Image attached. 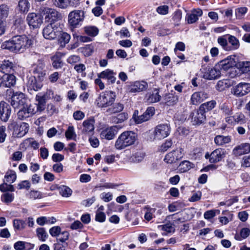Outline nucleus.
Masks as SVG:
<instances>
[{
    "label": "nucleus",
    "mask_w": 250,
    "mask_h": 250,
    "mask_svg": "<svg viewBox=\"0 0 250 250\" xmlns=\"http://www.w3.org/2000/svg\"><path fill=\"white\" fill-rule=\"evenodd\" d=\"M10 102L14 109H19L17 112V117L20 120H25L32 117L36 112V105L29 104L25 95L21 92H13Z\"/></svg>",
    "instance_id": "obj_1"
},
{
    "label": "nucleus",
    "mask_w": 250,
    "mask_h": 250,
    "mask_svg": "<svg viewBox=\"0 0 250 250\" xmlns=\"http://www.w3.org/2000/svg\"><path fill=\"white\" fill-rule=\"evenodd\" d=\"M33 41L25 35L15 36L9 41L4 42L1 48L11 52L22 53L29 48L33 44Z\"/></svg>",
    "instance_id": "obj_2"
},
{
    "label": "nucleus",
    "mask_w": 250,
    "mask_h": 250,
    "mask_svg": "<svg viewBox=\"0 0 250 250\" xmlns=\"http://www.w3.org/2000/svg\"><path fill=\"white\" fill-rule=\"evenodd\" d=\"M137 139L135 133L131 131H125L118 137L115 144L118 149H122L134 144Z\"/></svg>",
    "instance_id": "obj_3"
},
{
    "label": "nucleus",
    "mask_w": 250,
    "mask_h": 250,
    "mask_svg": "<svg viewBox=\"0 0 250 250\" xmlns=\"http://www.w3.org/2000/svg\"><path fill=\"white\" fill-rule=\"evenodd\" d=\"M116 97L115 92L112 91H105L99 95L96 102L99 107H107L113 104Z\"/></svg>",
    "instance_id": "obj_4"
},
{
    "label": "nucleus",
    "mask_w": 250,
    "mask_h": 250,
    "mask_svg": "<svg viewBox=\"0 0 250 250\" xmlns=\"http://www.w3.org/2000/svg\"><path fill=\"white\" fill-rule=\"evenodd\" d=\"M170 126L168 124H162L156 126L150 137L152 141L160 140L167 137L170 132Z\"/></svg>",
    "instance_id": "obj_5"
},
{
    "label": "nucleus",
    "mask_w": 250,
    "mask_h": 250,
    "mask_svg": "<svg viewBox=\"0 0 250 250\" xmlns=\"http://www.w3.org/2000/svg\"><path fill=\"white\" fill-rule=\"evenodd\" d=\"M61 31L60 23L58 22H51L44 27L42 34L44 38L52 40L59 36Z\"/></svg>",
    "instance_id": "obj_6"
},
{
    "label": "nucleus",
    "mask_w": 250,
    "mask_h": 250,
    "mask_svg": "<svg viewBox=\"0 0 250 250\" xmlns=\"http://www.w3.org/2000/svg\"><path fill=\"white\" fill-rule=\"evenodd\" d=\"M31 71L34 74V76L37 77L40 81H42L46 72L44 61L42 59H39L37 62L32 65Z\"/></svg>",
    "instance_id": "obj_7"
},
{
    "label": "nucleus",
    "mask_w": 250,
    "mask_h": 250,
    "mask_svg": "<svg viewBox=\"0 0 250 250\" xmlns=\"http://www.w3.org/2000/svg\"><path fill=\"white\" fill-rule=\"evenodd\" d=\"M201 70L203 74V78L205 79H216L221 76V71L217 64L213 67L203 66Z\"/></svg>",
    "instance_id": "obj_8"
},
{
    "label": "nucleus",
    "mask_w": 250,
    "mask_h": 250,
    "mask_svg": "<svg viewBox=\"0 0 250 250\" xmlns=\"http://www.w3.org/2000/svg\"><path fill=\"white\" fill-rule=\"evenodd\" d=\"M84 13L82 10H74L71 11L68 15V23L73 27H76L84 17Z\"/></svg>",
    "instance_id": "obj_9"
},
{
    "label": "nucleus",
    "mask_w": 250,
    "mask_h": 250,
    "mask_svg": "<svg viewBox=\"0 0 250 250\" xmlns=\"http://www.w3.org/2000/svg\"><path fill=\"white\" fill-rule=\"evenodd\" d=\"M40 12L45 15V20L48 22H56V21L60 18V15L54 9L41 7L40 9Z\"/></svg>",
    "instance_id": "obj_10"
},
{
    "label": "nucleus",
    "mask_w": 250,
    "mask_h": 250,
    "mask_svg": "<svg viewBox=\"0 0 250 250\" xmlns=\"http://www.w3.org/2000/svg\"><path fill=\"white\" fill-rule=\"evenodd\" d=\"M13 127V134L18 138H21L24 136L28 131L29 125L26 123H21L18 124L14 122L9 126V127Z\"/></svg>",
    "instance_id": "obj_11"
},
{
    "label": "nucleus",
    "mask_w": 250,
    "mask_h": 250,
    "mask_svg": "<svg viewBox=\"0 0 250 250\" xmlns=\"http://www.w3.org/2000/svg\"><path fill=\"white\" fill-rule=\"evenodd\" d=\"M184 150L180 148L173 150L165 156L164 161L167 164H172L181 159L184 156Z\"/></svg>",
    "instance_id": "obj_12"
},
{
    "label": "nucleus",
    "mask_w": 250,
    "mask_h": 250,
    "mask_svg": "<svg viewBox=\"0 0 250 250\" xmlns=\"http://www.w3.org/2000/svg\"><path fill=\"white\" fill-rule=\"evenodd\" d=\"M138 111H135L133 114V118L137 124H141L149 120L154 114L155 109L153 107H148L146 111L140 116H136Z\"/></svg>",
    "instance_id": "obj_13"
},
{
    "label": "nucleus",
    "mask_w": 250,
    "mask_h": 250,
    "mask_svg": "<svg viewBox=\"0 0 250 250\" xmlns=\"http://www.w3.org/2000/svg\"><path fill=\"white\" fill-rule=\"evenodd\" d=\"M250 92V84L249 83H241L233 86L231 92L237 97H242Z\"/></svg>",
    "instance_id": "obj_14"
},
{
    "label": "nucleus",
    "mask_w": 250,
    "mask_h": 250,
    "mask_svg": "<svg viewBox=\"0 0 250 250\" xmlns=\"http://www.w3.org/2000/svg\"><path fill=\"white\" fill-rule=\"evenodd\" d=\"M189 119L193 125H200L206 121L205 112L199 107L198 110H194L190 113Z\"/></svg>",
    "instance_id": "obj_15"
},
{
    "label": "nucleus",
    "mask_w": 250,
    "mask_h": 250,
    "mask_svg": "<svg viewBox=\"0 0 250 250\" xmlns=\"http://www.w3.org/2000/svg\"><path fill=\"white\" fill-rule=\"evenodd\" d=\"M225 151L222 148H217L212 151L210 154L207 153L205 154V158L209 159L211 163H216L221 161L225 156Z\"/></svg>",
    "instance_id": "obj_16"
},
{
    "label": "nucleus",
    "mask_w": 250,
    "mask_h": 250,
    "mask_svg": "<svg viewBox=\"0 0 250 250\" xmlns=\"http://www.w3.org/2000/svg\"><path fill=\"white\" fill-rule=\"evenodd\" d=\"M26 21L30 26H32L33 28H36L42 25L43 19L40 14L31 13L28 15Z\"/></svg>",
    "instance_id": "obj_17"
},
{
    "label": "nucleus",
    "mask_w": 250,
    "mask_h": 250,
    "mask_svg": "<svg viewBox=\"0 0 250 250\" xmlns=\"http://www.w3.org/2000/svg\"><path fill=\"white\" fill-rule=\"evenodd\" d=\"M148 87L147 83L144 81H136L127 86V91L129 93H138L145 91Z\"/></svg>",
    "instance_id": "obj_18"
},
{
    "label": "nucleus",
    "mask_w": 250,
    "mask_h": 250,
    "mask_svg": "<svg viewBox=\"0 0 250 250\" xmlns=\"http://www.w3.org/2000/svg\"><path fill=\"white\" fill-rule=\"evenodd\" d=\"M236 64V61L234 56H230L226 59L220 61L217 63V66L220 70L227 71L229 69L233 67Z\"/></svg>",
    "instance_id": "obj_19"
},
{
    "label": "nucleus",
    "mask_w": 250,
    "mask_h": 250,
    "mask_svg": "<svg viewBox=\"0 0 250 250\" xmlns=\"http://www.w3.org/2000/svg\"><path fill=\"white\" fill-rule=\"evenodd\" d=\"M10 106L6 103L1 101L0 103V119L2 121L7 122L11 115Z\"/></svg>",
    "instance_id": "obj_20"
},
{
    "label": "nucleus",
    "mask_w": 250,
    "mask_h": 250,
    "mask_svg": "<svg viewBox=\"0 0 250 250\" xmlns=\"http://www.w3.org/2000/svg\"><path fill=\"white\" fill-rule=\"evenodd\" d=\"M116 74L113 70L107 69L98 74L99 78L106 79L108 84H113L115 83Z\"/></svg>",
    "instance_id": "obj_21"
},
{
    "label": "nucleus",
    "mask_w": 250,
    "mask_h": 250,
    "mask_svg": "<svg viewBox=\"0 0 250 250\" xmlns=\"http://www.w3.org/2000/svg\"><path fill=\"white\" fill-rule=\"evenodd\" d=\"M1 86L4 87H11L15 85L16 82V77L13 74H4L1 76Z\"/></svg>",
    "instance_id": "obj_22"
},
{
    "label": "nucleus",
    "mask_w": 250,
    "mask_h": 250,
    "mask_svg": "<svg viewBox=\"0 0 250 250\" xmlns=\"http://www.w3.org/2000/svg\"><path fill=\"white\" fill-rule=\"evenodd\" d=\"M232 152L237 156L248 154L250 152V144L247 143L241 144L236 146Z\"/></svg>",
    "instance_id": "obj_23"
},
{
    "label": "nucleus",
    "mask_w": 250,
    "mask_h": 250,
    "mask_svg": "<svg viewBox=\"0 0 250 250\" xmlns=\"http://www.w3.org/2000/svg\"><path fill=\"white\" fill-rule=\"evenodd\" d=\"M208 95L205 92H194L191 97V103L192 104L196 105L208 98Z\"/></svg>",
    "instance_id": "obj_24"
},
{
    "label": "nucleus",
    "mask_w": 250,
    "mask_h": 250,
    "mask_svg": "<svg viewBox=\"0 0 250 250\" xmlns=\"http://www.w3.org/2000/svg\"><path fill=\"white\" fill-rule=\"evenodd\" d=\"M37 77H35L34 76L29 78L27 83L28 89L38 91L42 88V84L41 82L42 81H37Z\"/></svg>",
    "instance_id": "obj_25"
},
{
    "label": "nucleus",
    "mask_w": 250,
    "mask_h": 250,
    "mask_svg": "<svg viewBox=\"0 0 250 250\" xmlns=\"http://www.w3.org/2000/svg\"><path fill=\"white\" fill-rule=\"evenodd\" d=\"M117 132L116 127L112 126L102 131L101 133V136L102 138H105L109 140L114 138Z\"/></svg>",
    "instance_id": "obj_26"
},
{
    "label": "nucleus",
    "mask_w": 250,
    "mask_h": 250,
    "mask_svg": "<svg viewBox=\"0 0 250 250\" xmlns=\"http://www.w3.org/2000/svg\"><path fill=\"white\" fill-rule=\"evenodd\" d=\"M94 123L95 120L93 118L85 120L83 123L82 132L84 133L92 132L94 129Z\"/></svg>",
    "instance_id": "obj_27"
},
{
    "label": "nucleus",
    "mask_w": 250,
    "mask_h": 250,
    "mask_svg": "<svg viewBox=\"0 0 250 250\" xmlns=\"http://www.w3.org/2000/svg\"><path fill=\"white\" fill-rule=\"evenodd\" d=\"M179 97L172 93L166 94L164 97L165 103L168 106L175 105L178 102Z\"/></svg>",
    "instance_id": "obj_28"
},
{
    "label": "nucleus",
    "mask_w": 250,
    "mask_h": 250,
    "mask_svg": "<svg viewBox=\"0 0 250 250\" xmlns=\"http://www.w3.org/2000/svg\"><path fill=\"white\" fill-rule=\"evenodd\" d=\"M14 25L19 33L23 32L26 28L24 18L21 16L16 17Z\"/></svg>",
    "instance_id": "obj_29"
},
{
    "label": "nucleus",
    "mask_w": 250,
    "mask_h": 250,
    "mask_svg": "<svg viewBox=\"0 0 250 250\" xmlns=\"http://www.w3.org/2000/svg\"><path fill=\"white\" fill-rule=\"evenodd\" d=\"M58 37V42L60 45L64 47L66 44L68 43L70 40V35L66 32H63L61 29V31Z\"/></svg>",
    "instance_id": "obj_30"
},
{
    "label": "nucleus",
    "mask_w": 250,
    "mask_h": 250,
    "mask_svg": "<svg viewBox=\"0 0 250 250\" xmlns=\"http://www.w3.org/2000/svg\"><path fill=\"white\" fill-rule=\"evenodd\" d=\"M14 66V64L9 60H4L2 62L0 66V70L5 74H8L11 72Z\"/></svg>",
    "instance_id": "obj_31"
},
{
    "label": "nucleus",
    "mask_w": 250,
    "mask_h": 250,
    "mask_svg": "<svg viewBox=\"0 0 250 250\" xmlns=\"http://www.w3.org/2000/svg\"><path fill=\"white\" fill-rule=\"evenodd\" d=\"M228 42L230 44L229 45L230 51L237 49L240 46L239 40L234 36L232 35L228 36Z\"/></svg>",
    "instance_id": "obj_32"
},
{
    "label": "nucleus",
    "mask_w": 250,
    "mask_h": 250,
    "mask_svg": "<svg viewBox=\"0 0 250 250\" xmlns=\"http://www.w3.org/2000/svg\"><path fill=\"white\" fill-rule=\"evenodd\" d=\"M36 100L38 102L37 105L35 104L36 105V108H37V110L40 111L43 110L45 107L46 100L42 96V94L41 93L36 95Z\"/></svg>",
    "instance_id": "obj_33"
},
{
    "label": "nucleus",
    "mask_w": 250,
    "mask_h": 250,
    "mask_svg": "<svg viewBox=\"0 0 250 250\" xmlns=\"http://www.w3.org/2000/svg\"><path fill=\"white\" fill-rule=\"evenodd\" d=\"M194 165L188 161H183L179 165L178 170L181 172H185L193 167Z\"/></svg>",
    "instance_id": "obj_34"
},
{
    "label": "nucleus",
    "mask_w": 250,
    "mask_h": 250,
    "mask_svg": "<svg viewBox=\"0 0 250 250\" xmlns=\"http://www.w3.org/2000/svg\"><path fill=\"white\" fill-rule=\"evenodd\" d=\"M230 137L229 136H224L223 135H218L214 138L215 144L218 146H222L229 143L230 142Z\"/></svg>",
    "instance_id": "obj_35"
},
{
    "label": "nucleus",
    "mask_w": 250,
    "mask_h": 250,
    "mask_svg": "<svg viewBox=\"0 0 250 250\" xmlns=\"http://www.w3.org/2000/svg\"><path fill=\"white\" fill-rule=\"evenodd\" d=\"M161 96L159 95L158 90L155 89L151 94L147 97V101L150 103H156L160 101Z\"/></svg>",
    "instance_id": "obj_36"
},
{
    "label": "nucleus",
    "mask_w": 250,
    "mask_h": 250,
    "mask_svg": "<svg viewBox=\"0 0 250 250\" xmlns=\"http://www.w3.org/2000/svg\"><path fill=\"white\" fill-rule=\"evenodd\" d=\"M13 225L15 230L20 231L25 229L26 223L23 220L15 219L13 221Z\"/></svg>",
    "instance_id": "obj_37"
},
{
    "label": "nucleus",
    "mask_w": 250,
    "mask_h": 250,
    "mask_svg": "<svg viewBox=\"0 0 250 250\" xmlns=\"http://www.w3.org/2000/svg\"><path fill=\"white\" fill-rule=\"evenodd\" d=\"M250 234V229L247 228L241 229L239 234H236L235 235V239L240 241L242 239L247 238Z\"/></svg>",
    "instance_id": "obj_38"
},
{
    "label": "nucleus",
    "mask_w": 250,
    "mask_h": 250,
    "mask_svg": "<svg viewBox=\"0 0 250 250\" xmlns=\"http://www.w3.org/2000/svg\"><path fill=\"white\" fill-rule=\"evenodd\" d=\"M124 105L120 103H117L107 110V112L109 113H116L122 111L124 109Z\"/></svg>",
    "instance_id": "obj_39"
},
{
    "label": "nucleus",
    "mask_w": 250,
    "mask_h": 250,
    "mask_svg": "<svg viewBox=\"0 0 250 250\" xmlns=\"http://www.w3.org/2000/svg\"><path fill=\"white\" fill-rule=\"evenodd\" d=\"M59 193L63 197H68L72 194V190L66 186H61L58 188Z\"/></svg>",
    "instance_id": "obj_40"
},
{
    "label": "nucleus",
    "mask_w": 250,
    "mask_h": 250,
    "mask_svg": "<svg viewBox=\"0 0 250 250\" xmlns=\"http://www.w3.org/2000/svg\"><path fill=\"white\" fill-rule=\"evenodd\" d=\"M217 42L224 50L228 51H230L228 40L226 38V36H224L219 37L217 39Z\"/></svg>",
    "instance_id": "obj_41"
},
{
    "label": "nucleus",
    "mask_w": 250,
    "mask_h": 250,
    "mask_svg": "<svg viewBox=\"0 0 250 250\" xmlns=\"http://www.w3.org/2000/svg\"><path fill=\"white\" fill-rule=\"evenodd\" d=\"M215 101H211L201 104L199 107L206 113L207 111L213 109L215 107Z\"/></svg>",
    "instance_id": "obj_42"
},
{
    "label": "nucleus",
    "mask_w": 250,
    "mask_h": 250,
    "mask_svg": "<svg viewBox=\"0 0 250 250\" xmlns=\"http://www.w3.org/2000/svg\"><path fill=\"white\" fill-rule=\"evenodd\" d=\"M158 228L166 232V233H163V235H166L167 233L173 232L175 231L174 227L170 223L163 225H159L158 226Z\"/></svg>",
    "instance_id": "obj_43"
},
{
    "label": "nucleus",
    "mask_w": 250,
    "mask_h": 250,
    "mask_svg": "<svg viewBox=\"0 0 250 250\" xmlns=\"http://www.w3.org/2000/svg\"><path fill=\"white\" fill-rule=\"evenodd\" d=\"M18 7L21 12H27L29 9V3L27 0H20L19 2Z\"/></svg>",
    "instance_id": "obj_44"
},
{
    "label": "nucleus",
    "mask_w": 250,
    "mask_h": 250,
    "mask_svg": "<svg viewBox=\"0 0 250 250\" xmlns=\"http://www.w3.org/2000/svg\"><path fill=\"white\" fill-rule=\"evenodd\" d=\"M36 232L37 233V236L40 240L42 241H45L46 240L48 235L44 228H38L36 230Z\"/></svg>",
    "instance_id": "obj_45"
},
{
    "label": "nucleus",
    "mask_w": 250,
    "mask_h": 250,
    "mask_svg": "<svg viewBox=\"0 0 250 250\" xmlns=\"http://www.w3.org/2000/svg\"><path fill=\"white\" fill-rule=\"evenodd\" d=\"M85 32L89 36L94 37L98 33V29L95 26H88L84 28Z\"/></svg>",
    "instance_id": "obj_46"
},
{
    "label": "nucleus",
    "mask_w": 250,
    "mask_h": 250,
    "mask_svg": "<svg viewBox=\"0 0 250 250\" xmlns=\"http://www.w3.org/2000/svg\"><path fill=\"white\" fill-rule=\"evenodd\" d=\"M128 118V114L126 113L123 112L119 114L117 117H113L112 121L116 123H122L126 120Z\"/></svg>",
    "instance_id": "obj_47"
},
{
    "label": "nucleus",
    "mask_w": 250,
    "mask_h": 250,
    "mask_svg": "<svg viewBox=\"0 0 250 250\" xmlns=\"http://www.w3.org/2000/svg\"><path fill=\"white\" fill-rule=\"evenodd\" d=\"M53 4L61 8H65L67 7L68 0H51Z\"/></svg>",
    "instance_id": "obj_48"
},
{
    "label": "nucleus",
    "mask_w": 250,
    "mask_h": 250,
    "mask_svg": "<svg viewBox=\"0 0 250 250\" xmlns=\"http://www.w3.org/2000/svg\"><path fill=\"white\" fill-rule=\"evenodd\" d=\"M233 120L237 124H243L246 123V118L242 113H236L233 116Z\"/></svg>",
    "instance_id": "obj_49"
},
{
    "label": "nucleus",
    "mask_w": 250,
    "mask_h": 250,
    "mask_svg": "<svg viewBox=\"0 0 250 250\" xmlns=\"http://www.w3.org/2000/svg\"><path fill=\"white\" fill-rule=\"evenodd\" d=\"M16 173L12 170L7 171L5 176L6 181L10 183H13L16 180Z\"/></svg>",
    "instance_id": "obj_50"
},
{
    "label": "nucleus",
    "mask_w": 250,
    "mask_h": 250,
    "mask_svg": "<svg viewBox=\"0 0 250 250\" xmlns=\"http://www.w3.org/2000/svg\"><path fill=\"white\" fill-rule=\"evenodd\" d=\"M9 14V7L5 4H1L0 5V18H5Z\"/></svg>",
    "instance_id": "obj_51"
},
{
    "label": "nucleus",
    "mask_w": 250,
    "mask_h": 250,
    "mask_svg": "<svg viewBox=\"0 0 250 250\" xmlns=\"http://www.w3.org/2000/svg\"><path fill=\"white\" fill-rule=\"evenodd\" d=\"M221 110L227 115H230L232 114V108L228 104H223L220 106Z\"/></svg>",
    "instance_id": "obj_52"
},
{
    "label": "nucleus",
    "mask_w": 250,
    "mask_h": 250,
    "mask_svg": "<svg viewBox=\"0 0 250 250\" xmlns=\"http://www.w3.org/2000/svg\"><path fill=\"white\" fill-rule=\"evenodd\" d=\"M14 194L10 193H4L1 196V200L6 203L11 202L14 199Z\"/></svg>",
    "instance_id": "obj_53"
},
{
    "label": "nucleus",
    "mask_w": 250,
    "mask_h": 250,
    "mask_svg": "<svg viewBox=\"0 0 250 250\" xmlns=\"http://www.w3.org/2000/svg\"><path fill=\"white\" fill-rule=\"evenodd\" d=\"M0 190L2 192H5L7 191H14L15 189L13 185H8L4 183L0 185Z\"/></svg>",
    "instance_id": "obj_54"
},
{
    "label": "nucleus",
    "mask_w": 250,
    "mask_h": 250,
    "mask_svg": "<svg viewBox=\"0 0 250 250\" xmlns=\"http://www.w3.org/2000/svg\"><path fill=\"white\" fill-rule=\"evenodd\" d=\"M29 197L31 199H41L42 198V193L37 190H31L29 193Z\"/></svg>",
    "instance_id": "obj_55"
},
{
    "label": "nucleus",
    "mask_w": 250,
    "mask_h": 250,
    "mask_svg": "<svg viewBox=\"0 0 250 250\" xmlns=\"http://www.w3.org/2000/svg\"><path fill=\"white\" fill-rule=\"evenodd\" d=\"M105 219V214L104 212L100 210H97L96 212L95 220L99 222H103Z\"/></svg>",
    "instance_id": "obj_56"
},
{
    "label": "nucleus",
    "mask_w": 250,
    "mask_h": 250,
    "mask_svg": "<svg viewBox=\"0 0 250 250\" xmlns=\"http://www.w3.org/2000/svg\"><path fill=\"white\" fill-rule=\"evenodd\" d=\"M65 136L67 139H71L73 138V136H76L73 126L68 127L67 130L65 132Z\"/></svg>",
    "instance_id": "obj_57"
},
{
    "label": "nucleus",
    "mask_w": 250,
    "mask_h": 250,
    "mask_svg": "<svg viewBox=\"0 0 250 250\" xmlns=\"http://www.w3.org/2000/svg\"><path fill=\"white\" fill-rule=\"evenodd\" d=\"M61 228L59 226H55L49 229V233L53 237L58 236L61 233Z\"/></svg>",
    "instance_id": "obj_58"
},
{
    "label": "nucleus",
    "mask_w": 250,
    "mask_h": 250,
    "mask_svg": "<svg viewBox=\"0 0 250 250\" xmlns=\"http://www.w3.org/2000/svg\"><path fill=\"white\" fill-rule=\"evenodd\" d=\"M30 183L29 181L24 180L21 181L18 185V188L19 189H26L28 190L30 188Z\"/></svg>",
    "instance_id": "obj_59"
},
{
    "label": "nucleus",
    "mask_w": 250,
    "mask_h": 250,
    "mask_svg": "<svg viewBox=\"0 0 250 250\" xmlns=\"http://www.w3.org/2000/svg\"><path fill=\"white\" fill-rule=\"evenodd\" d=\"M80 60L81 59L79 56L73 55L69 56L67 61L69 63L74 64L79 62Z\"/></svg>",
    "instance_id": "obj_60"
},
{
    "label": "nucleus",
    "mask_w": 250,
    "mask_h": 250,
    "mask_svg": "<svg viewBox=\"0 0 250 250\" xmlns=\"http://www.w3.org/2000/svg\"><path fill=\"white\" fill-rule=\"evenodd\" d=\"M202 196V193L201 191H197L194 193L192 195L189 199L190 202H196L201 199Z\"/></svg>",
    "instance_id": "obj_61"
},
{
    "label": "nucleus",
    "mask_w": 250,
    "mask_h": 250,
    "mask_svg": "<svg viewBox=\"0 0 250 250\" xmlns=\"http://www.w3.org/2000/svg\"><path fill=\"white\" fill-rule=\"evenodd\" d=\"M241 71L243 73H250V62H243Z\"/></svg>",
    "instance_id": "obj_62"
},
{
    "label": "nucleus",
    "mask_w": 250,
    "mask_h": 250,
    "mask_svg": "<svg viewBox=\"0 0 250 250\" xmlns=\"http://www.w3.org/2000/svg\"><path fill=\"white\" fill-rule=\"evenodd\" d=\"M61 242L57 241L53 245L54 250H65L66 243L62 244Z\"/></svg>",
    "instance_id": "obj_63"
},
{
    "label": "nucleus",
    "mask_w": 250,
    "mask_h": 250,
    "mask_svg": "<svg viewBox=\"0 0 250 250\" xmlns=\"http://www.w3.org/2000/svg\"><path fill=\"white\" fill-rule=\"evenodd\" d=\"M14 247L16 250H24L25 242L18 241L15 243Z\"/></svg>",
    "instance_id": "obj_64"
}]
</instances>
